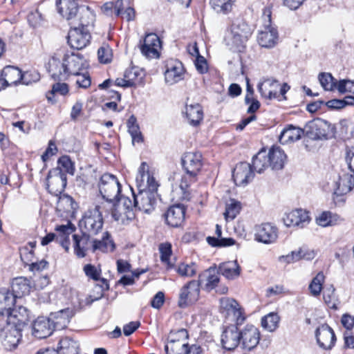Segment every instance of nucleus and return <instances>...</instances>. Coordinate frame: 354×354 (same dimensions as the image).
Returning a JSON list of instances; mask_svg holds the SVG:
<instances>
[{"label": "nucleus", "mask_w": 354, "mask_h": 354, "mask_svg": "<svg viewBox=\"0 0 354 354\" xmlns=\"http://www.w3.org/2000/svg\"><path fill=\"white\" fill-rule=\"evenodd\" d=\"M91 36L88 29L80 28V27L71 28L68 32L67 40L69 46L77 50L85 48L89 43Z\"/></svg>", "instance_id": "nucleus-10"}, {"label": "nucleus", "mask_w": 354, "mask_h": 354, "mask_svg": "<svg viewBox=\"0 0 354 354\" xmlns=\"http://www.w3.org/2000/svg\"><path fill=\"white\" fill-rule=\"evenodd\" d=\"M40 80V75L36 71H29L24 73H21V83L25 85H29L37 82Z\"/></svg>", "instance_id": "nucleus-55"}, {"label": "nucleus", "mask_w": 354, "mask_h": 354, "mask_svg": "<svg viewBox=\"0 0 354 354\" xmlns=\"http://www.w3.org/2000/svg\"><path fill=\"white\" fill-rule=\"evenodd\" d=\"M159 251L160 253V260L162 262L168 265V267H171L169 262V258L171 255V245L169 243H160L159 245Z\"/></svg>", "instance_id": "nucleus-54"}, {"label": "nucleus", "mask_w": 354, "mask_h": 354, "mask_svg": "<svg viewBox=\"0 0 354 354\" xmlns=\"http://www.w3.org/2000/svg\"><path fill=\"white\" fill-rule=\"evenodd\" d=\"M58 12L67 20L76 17L80 7L75 0H56Z\"/></svg>", "instance_id": "nucleus-28"}, {"label": "nucleus", "mask_w": 354, "mask_h": 354, "mask_svg": "<svg viewBox=\"0 0 354 354\" xmlns=\"http://www.w3.org/2000/svg\"><path fill=\"white\" fill-rule=\"evenodd\" d=\"M174 335L185 339L188 337L187 330L184 328L178 330L175 333H171L168 344L165 346L166 354H183V350L186 346V343L174 338Z\"/></svg>", "instance_id": "nucleus-25"}, {"label": "nucleus", "mask_w": 354, "mask_h": 354, "mask_svg": "<svg viewBox=\"0 0 354 354\" xmlns=\"http://www.w3.org/2000/svg\"><path fill=\"white\" fill-rule=\"evenodd\" d=\"M128 131L132 138V142L140 143L143 141V137L142 133L140 131L139 126H133L128 127Z\"/></svg>", "instance_id": "nucleus-62"}, {"label": "nucleus", "mask_w": 354, "mask_h": 354, "mask_svg": "<svg viewBox=\"0 0 354 354\" xmlns=\"http://www.w3.org/2000/svg\"><path fill=\"white\" fill-rule=\"evenodd\" d=\"M256 240L263 243H271L277 239V228L270 223H263L256 228Z\"/></svg>", "instance_id": "nucleus-26"}, {"label": "nucleus", "mask_w": 354, "mask_h": 354, "mask_svg": "<svg viewBox=\"0 0 354 354\" xmlns=\"http://www.w3.org/2000/svg\"><path fill=\"white\" fill-rule=\"evenodd\" d=\"M199 287L206 292H211L216 289V292L220 295L227 294L228 288L225 285H220V274L216 266H211L198 275L196 280Z\"/></svg>", "instance_id": "nucleus-3"}, {"label": "nucleus", "mask_w": 354, "mask_h": 354, "mask_svg": "<svg viewBox=\"0 0 354 354\" xmlns=\"http://www.w3.org/2000/svg\"><path fill=\"white\" fill-rule=\"evenodd\" d=\"M335 193L338 195H344L351 192L354 187V176L352 174H345L339 177L336 183Z\"/></svg>", "instance_id": "nucleus-43"}, {"label": "nucleus", "mask_w": 354, "mask_h": 354, "mask_svg": "<svg viewBox=\"0 0 354 354\" xmlns=\"http://www.w3.org/2000/svg\"><path fill=\"white\" fill-rule=\"evenodd\" d=\"M304 133L305 129H303L290 124L281 132L279 140L281 144H286L289 142L299 140Z\"/></svg>", "instance_id": "nucleus-33"}, {"label": "nucleus", "mask_w": 354, "mask_h": 354, "mask_svg": "<svg viewBox=\"0 0 354 354\" xmlns=\"http://www.w3.org/2000/svg\"><path fill=\"white\" fill-rule=\"evenodd\" d=\"M335 289L333 286L326 288L323 292V298L325 303L330 308L337 309V297Z\"/></svg>", "instance_id": "nucleus-53"}, {"label": "nucleus", "mask_w": 354, "mask_h": 354, "mask_svg": "<svg viewBox=\"0 0 354 354\" xmlns=\"http://www.w3.org/2000/svg\"><path fill=\"white\" fill-rule=\"evenodd\" d=\"M318 79L322 88L325 91H334L336 86V79L329 73H321Z\"/></svg>", "instance_id": "nucleus-49"}, {"label": "nucleus", "mask_w": 354, "mask_h": 354, "mask_svg": "<svg viewBox=\"0 0 354 354\" xmlns=\"http://www.w3.org/2000/svg\"><path fill=\"white\" fill-rule=\"evenodd\" d=\"M161 48V41L156 33L147 34L140 46L142 54L147 58L159 57L158 50Z\"/></svg>", "instance_id": "nucleus-16"}, {"label": "nucleus", "mask_w": 354, "mask_h": 354, "mask_svg": "<svg viewBox=\"0 0 354 354\" xmlns=\"http://www.w3.org/2000/svg\"><path fill=\"white\" fill-rule=\"evenodd\" d=\"M72 316V310L67 308L57 312L51 313L48 318L50 319L55 330H62L67 326Z\"/></svg>", "instance_id": "nucleus-29"}, {"label": "nucleus", "mask_w": 354, "mask_h": 354, "mask_svg": "<svg viewBox=\"0 0 354 354\" xmlns=\"http://www.w3.org/2000/svg\"><path fill=\"white\" fill-rule=\"evenodd\" d=\"M111 50L108 45L101 46L97 50L99 62L102 64H108L111 61Z\"/></svg>", "instance_id": "nucleus-58"}, {"label": "nucleus", "mask_w": 354, "mask_h": 354, "mask_svg": "<svg viewBox=\"0 0 354 354\" xmlns=\"http://www.w3.org/2000/svg\"><path fill=\"white\" fill-rule=\"evenodd\" d=\"M55 230L59 233L56 237V242L59 243L66 252H68L70 246L69 235L75 230V227L71 223H68L67 225L57 226Z\"/></svg>", "instance_id": "nucleus-34"}, {"label": "nucleus", "mask_w": 354, "mask_h": 354, "mask_svg": "<svg viewBox=\"0 0 354 354\" xmlns=\"http://www.w3.org/2000/svg\"><path fill=\"white\" fill-rule=\"evenodd\" d=\"M158 187V182L152 180L151 185L137 186L138 193H135L131 189L136 209L148 214L154 210L158 196L157 193Z\"/></svg>", "instance_id": "nucleus-2"}, {"label": "nucleus", "mask_w": 354, "mask_h": 354, "mask_svg": "<svg viewBox=\"0 0 354 354\" xmlns=\"http://www.w3.org/2000/svg\"><path fill=\"white\" fill-rule=\"evenodd\" d=\"M195 66L197 71L201 74H204L207 72L208 66L206 59L204 57L198 55L195 60Z\"/></svg>", "instance_id": "nucleus-63"}, {"label": "nucleus", "mask_w": 354, "mask_h": 354, "mask_svg": "<svg viewBox=\"0 0 354 354\" xmlns=\"http://www.w3.org/2000/svg\"><path fill=\"white\" fill-rule=\"evenodd\" d=\"M176 271L182 277H190L196 274L197 266L195 263L190 264L181 263L177 266Z\"/></svg>", "instance_id": "nucleus-52"}, {"label": "nucleus", "mask_w": 354, "mask_h": 354, "mask_svg": "<svg viewBox=\"0 0 354 354\" xmlns=\"http://www.w3.org/2000/svg\"><path fill=\"white\" fill-rule=\"evenodd\" d=\"M91 236L84 232L82 235H73L74 252L79 258L84 257L86 252L90 249L91 250L92 241L90 239Z\"/></svg>", "instance_id": "nucleus-27"}, {"label": "nucleus", "mask_w": 354, "mask_h": 354, "mask_svg": "<svg viewBox=\"0 0 354 354\" xmlns=\"http://www.w3.org/2000/svg\"><path fill=\"white\" fill-rule=\"evenodd\" d=\"M137 186L139 185H145L146 180V185L152 184L153 181H156L155 178L150 174L148 169V165L145 162H142L138 169V174L136 178Z\"/></svg>", "instance_id": "nucleus-46"}, {"label": "nucleus", "mask_w": 354, "mask_h": 354, "mask_svg": "<svg viewBox=\"0 0 354 354\" xmlns=\"http://www.w3.org/2000/svg\"><path fill=\"white\" fill-rule=\"evenodd\" d=\"M283 220L287 227L303 228L310 223V218L308 212L298 209L286 214Z\"/></svg>", "instance_id": "nucleus-19"}, {"label": "nucleus", "mask_w": 354, "mask_h": 354, "mask_svg": "<svg viewBox=\"0 0 354 354\" xmlns=\"http://www.w3.org/2000/svg\"><path fill=\"white\" fill-rule=\"evenodd\" d=\"M200 288L196 280H192L185 284L180 290L178 306L185 308L197 301L199 299Z\"/></svg>", "instance_id": "nucleus-8"}, {"label": "nucleus", "mask_w": 354, "mask_h": 354, "mask_svg": "<svg viewBox=\"0 0 354 354\" xmlns=\"http://www.w3.org/2000/svg\"><path fill=\"white\" fill-rule=\"evenodd\" d=\"M241 25H232L230 37L225 39L227 45L233 51H242L244 43L247 41L249 32L244 29L240 30Z\"/></svg>", "instance_id": "nucleus-17"}, {"label": "nucleus", "mask_w": 354, "mask_h": 354, "mask_svg": "<svg viewBox=\"0 0 354 354\" xmlns=\"http://www.w3.org/2000/svg\"><path fill=\"white\" fill-rule=\"evenodd\" d=\"M59 203L60 205H64V209L66 212H69L71 209H75L77 207V203L74 201L73 198L66 194H63L59 197Z\"/></svg>", "instance_id": "nucleus-59"}, {"label": "nucleus", "mask_w": 354, "mask_h": 354, "mask_svg": "<svg viewBox=\"0 0 354 354\" xmlns=\"http://www.w3.org/2000/svg\"><path fill=\"white\" fill-rule=\"evenodd\" d=\"M279 86V82L273 79H267L257 86L259 92L261 96L269 100L277 98L279 95L277 88Z\"/></svg>", "instance_id": "nucleus-31"}, {"label": "nucleus", "mask_w": 354, "mask_h": 354, "mask_svg": "<svg viewBox=\"0 0 354 354\" xmlns=\"http://www.w3.org/2000/svg\"><path fill=\"white\" fill-rule=\"evenodd\" d=\"M324 280L325 276L323 272H319L312 279L309 284L308 289L313 296L317 297L321 294Z\"/></svg>", "instance_id": "nucleus-47"}, {"label": "nucleus", "mask_w": 354, "mask_h": 354, "mask_svg": "<svg viewBox=\"0 0 354 354\" xmlns=\"http://www.w3.org/2000/svg\"><path fill=\"white\" fill-rule=\"evenodd\" d=\"M218 272L226 279L233 280L240 276L241 267L236 261L221 263L217 267Z\"/></svg>", "instance_id": "nucleus-32"}, {"label": "nucleus", "mask_w": 354, "mask_h": 354, "mask_svg": "<svg viewBox=\"0 0 354 354\" xmlns=\"http://www.w3.org/2000/svg\"><path fill=\"white\" fill-rule=\"evenodd\" d=\"M58 167H62L65 172L71 175L74 174L75 167L73 162L68 156H61L57 161Z\"/></svg>", "instance_id": "nucleus-56"}, {"label": "nucleus", "mask_w": 354, "mask_h": 354, "mask_svg": "<svg viewBox=\"0 0 354 354\" xmlns=\"http://www.w3.org/2000/svg\"><path fill=\"white\" fill-rule=\"evenodd\" d=\"M73 76L76 77L75 84L78 88L86 89L90 87L91 80L88 73H81L80 71L78 75H73Z\"/></svg>", "instance_id": "nucleus-57"}, {"label": "nucleus", "mask_w": 354, "mask_h": 354, "mask_svg": "<svg viewBox=\"0 0 354 354\" xmlns=\"http://www.w3.org/2000/svg\"><path fill=\"white\" fill-rule=\"evenodd\" d=\"M32 288L30 281L24 277H16L11 283V294L17 298H21L29 295Z\"/></svg>", "instance_id": "nucleus-30"}, {"label": "nucleus", "mask_w": 354, "mask_h": 354, "mask_svg": "<svg viewBox=\"0 0 354 354\" xmlns=\"http://www.w3.org/2000/svg\"><path fill=\"white\" fill-rule=\"evenodd\" d=\"M241 206V203L234 200L230 199V203L226 204L224 216L226 220H233L239 214Z\"/></svg>", "instance_id": "nucleus-50"}, {"label": "nucleus", "mask_w": 354, "mask_h": 354, "mask_svg": "<svg viewBox=\"0 0 354 354\" xmlns=\"http://www.w3.org/2000/svg\"><path fill=\"white\" fill-rule=\"evenodd\" d=\"M97 186L100 194L106 202H113L119 198L122 185L115 175L109 173L102 174Z\"/></svg>", "instance_id": "nucleus-4"}, {"label": "nucleus", "mask_w": 354, "mask_h": 354, "mask_svg": "<svg viewBox=\"0 0 354 354\" xmlns=\"http://www.w3.org/2000/svg\"><path fill=\"white\" fill-rule=\"evenodd\" d=\"M21 330L12 324H7L0 330V339L6 349L11 351L17 347L22 337Z\"/></svg>", "instance_id": "nucleus-9"}, {"label": "nucleus", "mask_w": 354, "mask_h": 354, "mask_svg": "<svg viewBox=\"0 0 354 354\" xmlns=\"http://www.w3.org/2000/svg\"><path fill=\"white\" fill-rule=\"evenodd\" d=\"M15 301L16 299L9 290L0 291V316H7Z\"/></svg>", "instance_id": "nucleus-41"}, {"label": "nucleus", "mask_w": 354, "mask_h": 354, "mask_svg": "<svg viewBox=\"0 0 354 354\" xmlns=\"http://www.w3.org/2000/svg\"><path fill=\"white\" fill-rule=\"evenodd\" d=\"M305 135L313 140H328L334 137L335 127L328 121L317 118L306 124Z\"/></svg>", "instance_id": "nucleus-5"}, {"label": "nucleus", "mask_w": 354, "mask_h": 354, "mask_svg": "<svg viewBox=\"0 0 354 354\" xmlns=\"http://www.w3.org/2000/svg\"><path fill=\"white\" fill-rule=\"evenodd\" d=\"M1 71L4 77L3 84H6L7 87L21 83V71L19 68L6 66Z\"/></svg>", "instance_id": "nucleus-37"}, {"label": "nucleus", "mask_w": 354, "mask_h": 354, "mask_svg": "<svg viewBox=\"0 0 354 354\" xmlns=\"http://www.w3.org/2000/svg\"><path fill=\"white\" fill-rule=\"evenodd\" d=\"M104 221L100 211V207L96 206L93 209L86 212L80 221V227L84 229V232L89 235H96L102 230Z\"/></svg>", "instance_id": "nucleus-6"}, {"label": "nucleus", "mask_w": 354, "mask_h": 354, "mask_svg": "<svg viewBox=\"0 0 354 354\" xmlns=\"http://www.w3.org/2000/svg\"><path fill=\"white\" fill-rule=\"evenodd\" d=\"M165 303V294L159 291L152 298L151 301V306L156 308L160 309Z\"/></svg>", "instance_id": "nucleus-64"}, {"label": "nucleus", "mask_w": 354, "mask_h": 354, "mask_svg": "<svg viewBox=\"0 0 354 354\" xmlns=\"http://www.w3.org/2000/svg\"><path fill=\"white\" fill-rule=\"evenodd\" d=\"M107 203L111 205V216L115 221L126 225L134 218V212L127 210L119 202V198L113 202Z\"/></svg>", "instance_id": "nucleus-22"}, {"label": "nucleus", "mask_w": 354, "mask_h": 354, "mask_svg": "<svg viewBox=\"0 0 354 354\" xmlns=\"http://www.w3.org/2000/svg\"><path fill=\"white\" fill-rule=\"evenodd\" d=\"M271 11L270 9H265L263 11L264 30L259 32L258 42L260 46L264 48H270L274 47L278 39L277 30L272 26Z\"/></svg>", "instance_id": "nucleus-7"}, {"label": "nucleus", "mask_w": 354, "mask_h": 354, "mask_svg": "<svg viewBox=\"0 0 354 354\" xmlns=\"http://www.w3.org/2000/svg\"><path fill=\"white\" fill-rule=\"evenodd\" d=\"M123 7V0H117L116 1H109L103 4L101 10L104 15L111 18L120 17L122 14Z\"/></svg>", "instance_id": "nucleus-42"}, {"label": "nucleus", "mask_w": 354, "mask_h": 354, "mask_svg": "<svg viewBox=\"0 0 354 354\" xmlns=\"http://www.w3.org/2000/svg\"><path fill=\"white\" fill-rule=\"evenodd\" d=\"M124 77L127 79V82L129 83V85L136 86L142 82L144 73L140 68L133 66L125 71Z\"/></svg>", "instance_id": "nucleus-45"}, {"label": "nucleus", "mask_w": 354, "mask_h": 354, "mask_svg": "<svg viewBox=\"0 0 354 354\" xmlns=\"http://www.w3.org/2000/svg\"><path fill=\"white\" fill-rule=\"evenodd\" d=\"M185 115L189 123L194 126H198L203 118V111L199 104L187 105Z\"/></svg>", "instance_id": "nucleus-38"}, {"label": "nucleus", "mask_w": 354, "mask_h": 354, "mask_svg": "<svg viewBox=\"0 0 354 354\" xmlns=\"http://www.w3.org/2000/svg\"><path fill=\"white\" fill-rule=\"evenodd\" d=\"M254 177L251 165L246 162L238 163L232 171V178L237 186L247 185Z\"/></svg>", "instance_id": "nucleus-13"}, {"label": "nucleus", "mask_w": 354, "mask_h": 354, "mask_svg": "<svg viewBox=\"0 0 354 354\" xmlns=\"http://www.w3.org/2000/svg\"><path fill=\"white\" fill-rule=\"evenodd\" d=\"M186 208L183 205L177 204L169 207L164 214L166 223L172 227H178L184 223Z\"/></svg>", "instance_id": "nucleus-21"}, {"label": "nucleus", "mask_w": 354, "mask_h": 354, "mask_svg": "<svg viewBox=\"0 0 354 354\" xmlns=\"http://www.w3.org/2000/svg\"><path fill=\"white\" fill-rule=\"evenodd\" d=\"M207 243L215 248H222L231 246L235 244V240L232 238H216L214 236H207L206 238Z\"/></svg>", "instance_id": "nucleus-51"}, {"label": "nucleus", "mask_w": 354, "mask_h": 354, "mask_svg": "<svg viewBox=\"0 0 354 354\" xmlns=\"http://www.w3.org/2000/svg\"><path fill=\"white\" fill-rule=\"evenodd\" d=\"M79 26L80 28L88 29L93 24L95 16L88 7L80 6L78 12Z\"/></svg>", "instance_id": "nucleus-44"}, {"label": "nucleus", "mask_w": 354, "mask_h": 354, "mask_svg": "<svg viewBox=\"0 0 354 354\" xmlns=\"http://www.w3.org/2000/svg\"><path fill=\"white\" fill-rule=\"evenodd\" d=\"M28 245L30 247L31 250H29V248L27 246L24 247L21 250L20 257L23 261H31L32 257H33V249L36 246V241L29 242Z\"/></svg>", "instance_id": "nucleus-60"}, {"label": "nucleus", "mask_w": 354, "mask_h": 354, "mask_svg": "<svg viewBox=\"0 0 354 354\" xmlns=\"http://www.w3.org/2000/svg\"><path fill=\"white\" fill-rule=\"evenodd\" d=\"M240 325H230L225 328L221 335V344L223 347L227 351H233L241 345Z\"/></svg>", "instance_id": "nucleus-11"}, {"label": "nucleus", "mask_w": 354, "mask_h": 354, "mask_svg": "<svg viewBox=\"0 0 354 354\" xmlns=\"http://www.w3.org/2000/svg\"><path fill=\"white\" fill-rule=\"evenodd\" d=\"M84 271L87 277L94 281H98L100 279V272H99L94 266L91 264L85 265L84 267Z\"/></svg>", "instance_id": "nucleus-61"}, {"label": "nucleus", "mask_w": 354, "mask_h": 354, "mask_svg": "<svg viewBox=\"0 0 354 354\" xmlns=\"http://www.w3.org/2000/svg\"><path fill=\"white\" fill-rule=\"evenodd\" d=\"M185 70L183 64L177 61H171L167 64L165 72V81L169 84H174L184 78Z\"/></svg>", "instance_id": "nucleus-24"}, {"label": "nucleus", "mask_w": 354, "mask_h": 354, "mask_svg": "<svg viewBox=\"0 0 354 354\" xmlns=\"http://www.w3.org/2000/svg\"><path fill=\"white\" fill-rule=\"evenodd\" d=\"M270 161V167L272 169L279 170L283 169L286 155L279 147H272L267 153Z\"/></svg>", "instance_id": "nucleus-35"}, {"label": "nucleus", "mask_w": 354, "mask_h": 354, "mask_svg": "<svg viewBox=\"0 0 354 354\" xmlns=\"http://www.w3.org/2000/svg\"><path fill=\"white\" fill-rule=\"evenodd\" d=\"M241 345L243 348L252 351L257 347L260 340L259 330L252 324H247L241 330Z\"/></svg>", "instance_id": "nucleus-15"}, {"label": "nucleus", "mask_w": 354, "mask_h": 354, "mask_svg": "<svg viewBox=\"0 0 354 354\" xmlns=\"http://www.w3.org/2000/svg\"><path fill=\"white\" fill-rule=\"evenodd\" d=\"M48 72L55 80H66L70 75H78L80 71L88 66L84 57L80 53H66L60 64L57 59H53L49 63Z\"/></svg>", "instance_id": "nucleus-1"}, {"label": "nucleus", "mask_w": 354, "mask_h": 354, "mask_svg": "<svg viewBox=\"0 0 354 354\" xmlns=\"http://www.w3.org/2000/svg\"><path fill=\"white\" fill-rule=\"evenodd\" d=\"M115 248L113 241L111 239V236L108 232H105L102 239H93L91 244V251L95 252L100 251L107 252H113Z\"/></svg>", "instance_id": "nucleus-36"}, {"label": "nucleus", "mask_w": 354, "mask_h": 354, "mask_svg": "<svg viewBox=\"0 0 354 354\" xmlns=\"http://www.w3.org/2000/svg\"><path fill=\"white\" fill-rule=\"evenodd\" d=\"M57 354H78L79 344L69 337H62L59 341Z\"/></svg>", "instance_id": "nucleus-40"}, {"label": "nucleus", "mask_w": 354, "mask_h": 354, "mask_svg": "<svg viewBox=\"0 0 354 354\" xmlns=\"http://www.w3.org/2000/svg\"><path fill=\"white\" fill-rule=\"evenodd\" d=\"M279 320L277 313H270L262 317L261 326L268 331L273 332L278 328Z\"/></svg>", "instance_id": "nucleus-48"}, {"label": "nucleus", "mask_w": 354, "mask_h": 354, "mask_svg": "<svg viewBox=\"0 0 354 354\" xmlns=\"http://www.w3.org/2000/svg\"><path fill=\"white\" fill-rule=\"evenodd\" d=\"M182 165L187 175L196 177L203 167V158L200 152H187L182 158Z\"/></svg>", "instance_id": "nucleus-12"}, {"label": "nucleus", "mask_w": 354, "mask_h": 354, "mask_svg": "<svg viewBox=\"0 0 354 354\" xmlns=\"http://www.w3.org/2000/svg\"><path fill=\"white\" fill-rule=\"evenodd\" d=\"M54 330L49 318L39 317L32 324V334L37 339H44L50 336Z\"/></svg>", "instance_id": "nucleus-23"}, {"label": "nucleus", "mask_w": 354, "mask_h": 354, "mask_svg": "<svg viewBox=\"0 0 354 354\" xmlns=\"http://www.w3.org/2000/svg\"><path fill=\"white\" fill-rule=\"evenodd\" d=\"M315 337L319 346L325 350L332 349L336 342L334 330L326 324L316 329Z\"/></svg>", "instance_id": "nucleus-14"}, {"label": "nucleus", "mask_w": 354, "mask_h": 354, "mask_svg": "<svg viewBox=\"0 0 354 354\" xmlns=\"http://www.w3.org/2000/svg\"><path fill=\"white\" fill-rule=\"evenodd\" d=\"M221 308L228 314H232L237 325H242L245 320L244 310L240 304L234 299L223 297L220 299Z\"/></svg>", "instance_id": "nucleus-18"}, {"label": "nucleus", "mask_w": 354, "mask_h": 354, "mask_svg": "<svg viewBox=\"0 0 354 354\" xmlns=\"http://www.w3.org/2000/svg\"><path fill=\"white\" fill-rule=\"evenodd\" d=\"M270 166L268 155L265 149L260 150L252 158L251 167L254 172L261 174Z\"/></svg>", "instance_id": "nucleus-39"}, {"label": "nucleus", "mask_w": 354, "mask_h": 354, "mask_svg": "<svg viewBox=\"0 0 354 354\" xmlns=\"http://www.w3.org/2000/svg\"><path fill=\"white\" fill-rule=\"evenodd\" d=\"M29 310L24 306H19L12 308L7 315V324H12L15 326L22 329L30 321Z\"/></svg>", "instance_id": "nucleus-20"}]
</instances>
